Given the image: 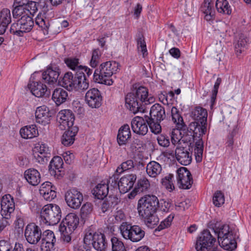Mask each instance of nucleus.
<instances>
[{
    "instance_id": "f257e3e1",
    "label": "nucleus",
    "mask_w": 251,
    "mask_h": 251,
    "mask_svg": "<svg viewBox=\"0 0 251 251\" xmlns=\"http://www.w3.org/2000/svg\"><path fill=\"white\" fill-rule=\"evenodd\" d=\"M190 117L194 122L190 123L187 130L193 134V139L195 142L194 154L197 162L202 160L203 152V142L202 136L204 135L207 128V110L200 106H197L190 113Z\"/></svg>"
},
{
    "instance_id": "f03ea898",
    "label": "nucleus",
    "mask_w": 251,
    "mask_h": 251,
    "mask_svg": "<svg viewBox=\"0 0 251 251\" xmlns=\"http://www.w3.org/2000/svg\"><path fill=\"white\" fill-rule=\"evenodd\" d=\"M159 202L154 195H147L141 197L138 201L137 210L139 215L149 224L155 225L158 221L154 215Z\"/></svg>"
},
{
    "instance_id": "7ed1b4c3",
    "label": "nucleus",
    "mask_w": 251,
    "mask_h": 251,
    "mask_svg": "<svg viewBox=\"0 0 251 251\" xmlns=\"http://www.w3.org/2000/svg\"><path fill=\"white\" fill-rule=\"evenodd\" d=\"M127 108L134 114L143 111L142 104L147 105L152 103L154 99L152 97H149L148 89L143 86L138 87L135 92L129 93L125 98Z\"/></svg>"
},
{
    "instance_id": "20e7f679",
    "label": "nucleus",
    "mask_w": 251,
    "mask_h": 251,
    "mask_svg": "<svg viewBox=\"0 0 251 251\" xmlns=\"http://www.w3.org/2000/svg\"><path fill=\"white\" fill-rule=\"evenodd\" d=\"M62 86L69 91L75 90L82 92L88 89L89 81L82 73L76 72L74 76L72 73L67 72L62 78Z\"/></svg>"
},
{
    "instance_id": "39448f33",
    "label": "nucleus",
    "mask_w": 251,
    "mask_h": 251,
    "mask_svg": "<svg viewBox=\"0 0 251 251\" xmlns=\"http://www.w3.org/2000/svg\"><path fill=\"white\" fill-rule=\"evenodd\" d=\"M119 67V63L116 61L102 63L93 74L94 81L108 86L111 85L113 83L111 76L116 73Z\"/></svg>"
},
{
    "instance_id": "423d86ee",
    "label": "nucleus",
    "mask_w": 251,
    "mask_h": 251,
    "mask_svg": "<svg viewBox=\"0 0 251 251\" xmlns=\"http://www.w3.org/2000/svg\"><path fill=\"white\" fill-rule=\"evenodd\" d=\"M43 223L48 225H55L58 223L61 218L59 206L56 204H49L45 205L41 212Z\"/></svg>"
},
{
    "instance_id": "0eeeda50",
    "label": "nucleus",
    "mask_w": 251,
    "mask_h": 251,
    "mask_svg": "<svg viewBox=\"0 0 251 251\" xmlns=\"http://www.w3.org/2000/svg\"><path fill=\"white\" fill-rule=\"evenodd\" d=\"M34 25L32 18L29 15H25L18 20L16 23H13L10 27V31L13 34L22 36L24 33L29 32Z\"/></svg>"
},
{
    "instance_id": "6e6552de",
    "label": "nucleus",
    "mask_w": 251,
    "mask_h": 251,
    "mask_svg": "<svg viewBox=\"0 0 251 251\" xmlns=\"http://www.w3.org/2000/svg\"><path fill=\"white\" fill-rule=\"evenodd\" d=\"M79 219L75 213L68 214L60 224L59 230L62 235H70L76 228Z\"/></svg>"
},
{
    "instance_id": "1a4fd4ad",
    "label": "nucleus",
    "mask_w": 251,
    "mask_h": 251,
    "mask_svg": "<svg viewBox=\"0 0 251 251\" xmlns=\"http://www.w3.org/2000/svg\"><path fill=\"white\" fill-rule=\"evenodd\" d=\"M65 200L70 207L77 209L80 207L83 201V196L77 189L72 188L65 193Z\"/></svg>"
},
{
    "instance_id": "9d476101",
    "label": "nucleus",
    "mask_w": 251,
    "mask_h": 251,
    "mask_svg": "<svg viewBox=\"0 0 251 251\" xmlns=\"http://www.w3.org/2000/svg\"><path fill=\"white\" fill-rule=\"evenodd\" d=\"M57 120L59 124V127L62 130L69 129L73 126L75 116L72 111L68 109L60 111L57 115Z\"/></svg>"
},
{
    "instance_id": "9b49d317",
    "label": "nucleus",
    "mask_w": 251,
    "mask_h": 251,
    "mask_svg": "<svg viewBox=\"0 0 251 251\" xmlns=\"http://www.w3.org/2000/svg\"><path fill=\"white\" fill-rule=\"evenodd\" d=\"M85 100L88 106L91 108L100 107L102 100L101 92L97 88H93L89 89L85 94Z\"/></svg>"
},
{
    "instance_id": "f8f14e48",
    "label": "nucleus",
    "mask_w": 251,
    "mask_h": 251,
    "mask_svg": "<svg viewBox=\"0 0 251 251\" xmlns=\"http://www.w3.org/2000/svg\"><path fill=\"white\" fill-rule=\"evenodd\" d=\"M210 226L209 228L217 235H236L238 232V229L234 225L223 224L217 222Z\"/></svg>"
},
{
    "instance_id": "ddd939ff",
    "label": "nucleus",
    "mask_w": 251,
    "mask_h": 251,
    "mask_svg": "<svg viewBox=\"0 0 251 251\" xmlns=\"http://www.w3.org/2000/svg\"><path fill=\"white\" fill-rule=\"evenodd\" d=\"M177 180L179 187L184 189H190L193 183L190 172L185 167H181L177 171Z\"/></svg>"
},
{
    "instance_id": "4468645a",
    "label": "nucleus",
    "mask_w": 251,
    "mask_h": 251,
    "mask_svg": "<svg viewBox=\"0 0 251 251\" xmlns=\"http://www.w3.org/2000/svg\"><path fill=\"white\" fill-rule=\"evenodd\" d=\"M216 241L214 236H199L196 242L195 249L197 251H209L214 248Z\"/></svg>"
},
{
    "instance_id": "2eb2a0df",
    "label": "nucleus",
    "mask_w": 251,
    "mask_h": 251,
    "mask_svg": "<svg viewBox=\"0 0 251 251\" xmlns=\"http://www.w3.org/2000/svg\"><path fill=\"white\" fill-rule=\"evenodd\" d=\"M1 215L5 219H8L10 215L15 209V202L13 198L9 194L3 196L1 200Z\"/></svg>"
},
{
    "instance_id": "dca6fc26",
    "label": "nucleus",
    "mask_w": 251,
    "mask_h": 251,
    "mask_svg": "<svg viewBox=\"0 0 251 251\" xmlns=\"http://www.w3.org/2000/svg\"><path fill=\"white\" fill-rule=\"evenodd\" d=\"M148 125L143 118L136 116L131 122V126L133 131L139 135H145L148 131Z\"/></svg>"
},
{
    "instance_id": "f3484780",
    "label": "nucleus",
    "mask_w": 251,
    "mask_h": 251,
    "mask_svg": "<svg viewBox=\"0 0 251 251\" xmlns=\"http://www.w3.org/2000/svg\"><path fill=\"white\" fill-rule=\"evenodd\" d=\"M63 161L61 157L58 156H54L51 160L49 166L50 174L54 177L59 179L63 175Z\"/></svg>"
},
{
    "instance_id": "a211bd4d",
    "label": "nucleus",
    "mask_w": 251,
    "mask_h": 251,
    "mask_svg": "<svg viewBox=\"0 0 251 251\" xmlns=\"http://www.w3.org/2000/svg\"><path fill=\"white\" fill-rule=\"evenodd\" d=\"M136 180V176L134 174H128L122 177L118 181V188L121 193L125 194L132 187Z\"/></svg>"
},
{
    "instance_id": "6ab92c4d",
    "label": "nucleus",
    "mask_w": 251,
    "mask_h": 251,
    "mask_svg": "<svg viewBox=\"0 0 251 251\" xmlns=\"http://www.w3.org/2000/svg\"><path fill=\"white\" fill-rule=\"evenodd\" d=\"M35 115L36 122L44 125L50 123L51 117L49 108L45 105L38 107Z\"/></svg>"
},
{
    "instance_id": "aec40b11",
    "label": "nucleus",
    "mask_w": 251,
    "mask_h": 251,
    "mask_svg": "<svg viewBox=\"0 0 251 251\" xmlns=\"http://www.w3.org/2000/svg\"><path fill=\"white\" fill-rule=\"evenodd\" d=\"M175 155L177 161L181 165L186 166L192 162L191 153L182 146H177L175 150Z\"/></svg>"
},
{
    "instance_id": "412c9836",
    "label": "nucleus",
    "mask_w": 251,
    "mask_h": 251,
    "mask_svg": "<svg viewBox=\"0 0 251 251\" xmlns=\"http://www.w3.org/2000/svg\"><path fill=\"white\" fill-rule=\"evenodd\" d=\"M150 115V117H146V119L161 122L166 118L165 108L159 103H155L151 107Z\"/></svg>"
},
{
    "instance_id": "4be33fe9",
    "label": "nucleus",
    "mask_w": 251,
    "mask_h": 251,
    "mask_svg": "<svg viewBox=\"0 0 251 251\" xmlns=\"http://www.w3.org/2000/svg\"><path fill=\"white\" fill-rule=\"evenodd\" d=\"M119 228L122 235H145V234L141 227L136 225L131 226L126 223H123Z\"/></svg>"
},
{
    "instance_id": "5701e85b",
    "label": "nucleus",
    "mask_w": 251,
    "mask_h": 251,
    "mask_svg": "<svg viewBox=\"0 0 251 251\" xmlns=\"http://www.w3.org/2000/svg\"><path fill=\"white\" fill-rule=\"evenodd\" d=\"M60 73L58 67H49L42 73V78L46 83L53 84L57 82Z\"/></svg>"
},
{
    "instance_id": "b1692460",
    "label": "nucleus",
    "mask_w": 251,
    "mask_h": 251,
    "mask_svg": "<svg viewBox=\"0 0 251 251\" xmlns=\"http://www.w3.org/2000/svg\"><path fill=\"white\" fill-rule=\"evenodd\" d=\"M39 192L44 199L48 201H51L56 196L54 187L49 181L45 182L41 185Z\"/></svg>"
},
{
    "instance_id": "393cba45",
    "label": "nucleus",
    "mask_w": 251,
    "mask_h": 251,
    "mask_svg": "<svg viewBox=\"0 0 251 251\" xmlns=\"http://www.w3.org/2000/svg\"><path fill=\"white\" fill-rule=\"evenodd\" d=\"M52 235L53 232L50 230L47 229L42 233L41 228L35 223L28 224L25 230L24 235Z\"/></svg>"
},
{
    "instance_id": "a878e982",
    "label": "nucleus",
    "mask_w": 251,
    "mask_h": 251,
    "mask_svg": "<svg viewBox=\"0 0 251 251\" xmlns=\"http://www.w3.org/2000/svg\"><path fill=\"white\" fill-rule=\"evenodd\" d=\"M78 131V128L75 126L67 129L62 135L61 139L62 144L65 146H69L72 145L75 140V136Z\"/></svg>"
},
{
    "instance_id": "bb28decb",
    "label": "nucleus",
    "mask_w": 251,
    "mask_h": 251,
    "mask_svg": "<svg viewBox=\"0 0 251 251\" xmlns=\"http://www.w3.org/2000/svg\"><path fill=\"white\" fill-rule=\"evenodd\" d=\"M218 241L225 250L233 251L237 248V242L233 236H218Z\"/></svg>"
},
{
    "instance_id": "cd10ccee",
    "label": "nucleus",
    "mask_w": 251,
    "mask_h": 251,
    "mask_svg": "<svg viewBox=\"0 0 251 251\" xmlns=\"http://www.w3.org/2000/svg\"><path fill=\"white\" fill-rule=\"evenodd\" d=\"M131 132L129 126L125 124L122 126L119 129L117 135V142L120 146L126 145L128 140L131 137Z\"/></svg>"
},
{
    "instance_id": "c85d7f7f",
    "label": "nucleus",
    "mask_w": 251,
    "mask_h": 251,
    "mask_svg": "<svg viewBox=\"0 0 251 251\" xmlns=\"http://www.w3.org/2000/svg\"><path fill=\"white\" fill-rule=\"evenodd\" d=\"M24 176L26 181L33 186L37 185L41 181L40 173L33 168L26 170L24 173Z\"/></svg>"
},
{
    "instance_id": "c756f323",
    "label": "nucleus",
    "mask_w": 251,
    "mask_h": 251,
    "mask_svg": "<svg viewBox=\"0 0 251 251\" xmlns=\"http://www.w3.org/2000/svg\"><path fill=\"white\" fill-rule=\"evenodd\" d=\"M28 87L32 94L38 98L44 96L47 92V86L41 82H32L28 84Z\"/></svg>"
},
{
    "instance_id": "7c9ffc66",
    "label": "nucleus",
    "mask_w": 251,
    "mask_h": 251,
    "mask_svg": "<svg viewBox=\"0 0 251 251\" xmlns=\"http://www.w3.org/2000/svg\"><path fill=\"white\" fill-rule=\"evenodd\" d=\"M69 99L68 94L67 91L62 88L55 89L52 94V100L56 105H59Z\"/></svg>"
},
{
    "instance_id": "2f4dec72",
    "label": "nucleus",
    "mask_w": 251,
    "mask_h": 251,
    "mask_svg": "<svg viewBox=\"0 0 251 251\" xmlns=\"http://www.w3.org/2000/svg\"><path fill=\"white\" fill-rule=\"evenodd\" d=\"M21 137L24 139H31L38 135L37 126L35 125L25 126L22 127L20 131Z\"/></svg>"
},
{
    "instance_id": "473e14b6",
    "label": "nucleus",
    "mask_w": 251,
    "mask_h": 251,
    "mask_svg": "<svg viewBox=\"0 0 251 251\" xmlns=\"http://www.w3.org/2000/svg\"><path fill=\"white\" fill-rule=\"evenodd\" d=\"M108 185L104 181L99 183L93 189V194L98 199H103L108 193Z\"/></svg>"
},
{
    "instance_id": "72a5a7b5",
    "label": "nucleus",
    "mask_w": 251,
    "mask_h": 251,
    "mask_svg": "<svg viewBox=\"0 0 251 251\" xmlns=\"http://www.w3.org/2000/svg\"><path fill=\"white\" fill-rule=\"evenodd\" d=\"M161 166L156 161H151L146 166L147 173L151 177H156L161 173Z\"/></svg>"
},
{
    "instance_id": "f704fd0d",
    "label": "nucleus",
    "mask_w": 251,
    "mask_h": 251,
    "mask_svg": "<svg viewBox=\"0 0 251 251\" xmlns=\"http://www.w3.org/2000/svg\"><path fill=\"white\" fill-rule=\"evenodd\" d=\"M92 245L94 248L98 251H105L107 243L105 236H92Z\"/></svg>"
},
{
    "instance_id": "c9c22d12",
    "label": "nucleus",
    "mask_w": 251,
    "mask_h": 251,
    "mask_svg": "<svg viewBox=\"0 0 251 251\" xmlns=\"http://www.w3.org/2000/svg\"><path fill=\"white\" fill-rule=\"evenodd\" d=\"M249 42V39L244 34H241L237 43L235 45V50L237 56L244 52L247 48V45Z\"/></svg>"
},
{
    "instance_id": "e433bc0d",
    "label": "nucleus",
    "mask_w": 251,
    "mask_h": 251,
    "mask_svg": "<svg viewBox=\"0 0 251 251\" xmlns=\"http://www.w3.org/2000/svg\"><path fill=\"white\" fill-rule=\"evenodd\" d=\"M215 6L219 13L227 15L231 13V8L227 0H217Z\"/></svg>"
},
{
    "instance_id": "4c0bfd02",
    "label": "nucleus",
    "mask_w": 251,
    "mask_h": 251,
    "mask_svg": "<svg viewBox=\"0 0 251 251\" xmlns=\"http://www.w3.org/2000/svg\"><path fill=\"white\" fill-rule=\"evenodd\" d=\"M35 24L41 28L45 35L48 34L50 25L48 19L44 18L43 16L38 15L35 19Z\"/></svg>"
},
{
    "instance_id": "58836bf2",
    "label": "nucleus",
    "mask_w": 251,
    "mask_h": 251,
    "mask_svg": "<svg viewBox=\"0 0 251 251\" xmlns=\"http://www.w3.org/2000/svg\"><path fill=\"white\" fill-rule=\"evenodd\" d=\"M55 236H52V239L46 236L42 239V244L41 245V251H50L54 247V241H55Z\"/></svg>"
},
{
    "instance_id": "ea45409f",
    "label": "nucleus",
    "mask_w": 251,
    "mask_h": 251,
    "mask_svg": "<svg viewBox=\"0 0 251 251\" xmlns=\"http://www.w3.org/2000/svg\"><path fill=\"white\" fill-rule=\"evenodd\" d=\"M134 167V163L132 160L129 159L123 162L116 170V172L121 174L127 170H130Z\"/></svg>"
},
{
    "instance_id": "a19ab883",
    "label": "nucleus",
    "mask_w": 251,
    "mask_h": 251,
    "mask_svg": "<svg viewBox=\"0 0 251 251\" xmlns=\"http://www.w3.org/2000/svg\"><path fill=\"white\" fill-rule=\"evenodd\" d=\"M112 251H126L124 243L116 236L111 239Z\"/></svg>"
},
{
    "instance_id": "79ce46f5",
    "label": "nucleus",
    "mask_w": 251,
    "mask_h": 251,
    "mask_svg": "<svg viewBox=\"0 0 251 251\" xmlns=\"http://www.w3.org/2000/svg\"><path fill=\"white\" fill-rule=\"evenodd\" d=\"M150 186L149 181L146 178H143L138 180L135 188L136 192L141 193L147 191Z\"/></svg>"
},
{
    "instance_id": "37998d69",
    "label": "nucleus",
    "mask_w": 251,
    "mask_h": 251,
    "mask_svg": "<svg viewBox=\"0 0 251 251\" xmlns=\"http://www.w3.org/2000/svg\"><path fill=\"white\" fill-rule=\"evenodd\" d=\"M11 22L10 11L7 8L3 9L0 12V23L8 25Z\"/></svg>"
},
{
    "instance_id": "c03bdc74",
    "label": "nucleus",
    "mask_w": 251,
    "mask_h": 251,
    "mask_svg": "<svg viewBox=\"0 0 251 251\" xmlns=\"http://www.w3.org/2000/svg\"><path fill=\"white\" fill-rule=\"evenodd\" d=\"M173 177L174 176L173 175L169 174L162 179L161 183L162 185L170 191H172L175 189L173 181Z\"/></svg>"
},
{
    "instance_id": "a18cd8bd",
    "label": "nucleus",
    "mask_w": 251,
    "mask_h": 251,
    "mask_svg": "<svg viewBox=\"0 0 251 251\" xmlns=\"http://www.w3.org/2000/svg\"><path fill=\"white\" fill-rule=\"evenodd\" d=\"M146 122L152 133L157 134L161 132V126L160 124L161 122H156V121L147 119H146Z\"/></svg>"
},
{
    "instance_id": "49530a36",
    "label": "nucleus",
    "mask_w": 251,
    "mask_h": 251,
    "mask_svg": "<svg viewBox=\"0 0 251 251\" xmlns=\"http://www.w3.org/2000/svg\"><path fill=\"white\" fill-rule=\"evenodd\" d=\"M65 63L71 69L78 72L82 66L78 65L77 58H68L65 61Z\"/></svg>"
},
{
    "instance_id": "de8ad7c7",
    "label": "nucleus",
    "mask_w": 251,
    "mask_h": 251,
    "mask_svg": "<svg viewBox=\"0 0 251 251\" xmlns=\"http://www.w3.org/2000/svg\"><path fill=\"white\" fill-rule=\"evenodd\" d=\"M93 205L91 202H86L82 205L80 209L82 217L85 218L89 215L93 211Z\"/></svg>"
},
{
    "instance_id": "09e8293b",
    "label": "nucleus",
    "mask_w": 251,
    "mask_h": 251,
    "mask_svg": "<svg viewBox=\"0 0 251 251\" xmlns=\"http://www.w3.org/2000/svg\"><path fill=\"white\" fill-rule=\"evenodd\" d=\"M33 155L35 161L40 164L47 163L50 157V154H42L38 152H34Z\"/></svg>"
},
{
    "instance_id": "8fccbe9b",
    "label": "nucleus",
    "mask_w": 251,
    "mask_h": 251,
    "mask_svg": "<svg viewBox=\"0 0 251 251\" xmlns=\"http://www.w3.org/2000/svg\"><path fill=\"white\" fill-rule=\"evenodd\" d=\"M172 120L176 124L183 123L182 117L179 113L178 110L176 107H173L171 109Z\"/></svg>"
},
{
    "instance_id": "3c124183",
    "label": "nucleus",
    "mask_w": 251,
    "mask_h": 251,
    "mask_svg": "<svg viewBox=\"0 0 251 251\" xmlns=\"http://www.w3.org/2000/svg\"><path fill=\"white\" fill-rule=\"evenodd\" d=\"M213 201L215 206L220 207L225 202V197L221 191L216 192L214 195Z\"/></svg>"
},
{
    "instance_id": "603ef678",
    "label": "nucleus",
    "mask_w": 251,
    "mask_h": 251,
    "mask_svg": "<svg viewBox=\"0 0 251 251\" xmlns=\"http://www.w3.org/2000/svg\"><path fill=\"white\" fill-rule=\"evenodd\" d=\"M13 16L14 18H18L22 16L28 15L25 10V8L24 6L16 5L12 10Z\"/></svg>"
},
{
    "instance_id": "864d4df0",
    "label": "nucleus",
    "mask_w": 251,
    "mask_h": 251,
    "mask_svg": "<svg viewBox=\"0 0 251 251\" xmlns=\"http://www.w3.org/2000/svg\"><path fill=\"white\" fill-rule=\"evenodd\" d=\"M157 141L159 145L164 148L169 147L170 144L169 137L163 134H159L157 136Z\"/></svg>"
},
{
    "instance_id": "5fc2aeb1",
    "label": "nucleus",
    "mask_w": 251,
    "mask_h": 251,
    "mask_svg": "<svg viewBox=\"0 0 251 251\" xmlns=\"http://www.w3.org/2000/svg\"><path fill=\"white\" fill-rule=\"evenodd\" d=\"M100 54V51L98 49H95L93 51L92 58L90 61V65L91 67L95 68L97 66Z\"/></svg>"
},
{
    "instance_id": "6e6d98bb",
    "label": "nucleus",
    "mask_w": 251,
    "mask_h": 251,
    "mask_svg": "<svg viewBox=\"0 0 251 251\" xmlns=\"http://www.w3.org/2000/svg\"><path fill=\"white\" fill-rule=\"evenodd\" d=\"M237 131L236 128H234L231 132L229 133L226 138V147L230 148L232 150L234 145V137L236 135Z\"/></svg>"
},
{
    "instance_id": "4d7b16f0",
    "label": "nucleus",
    "mask_w": 251,
    "mask_h": 251,
    "mask_svg": "<svg viewBox=\"0 0 251 251\" xmlns=\"http://www.w3.org/2000/svg\"><path fill=\"white\" fill-rule=\"evenodd\" d=\"M49 151L48 147L46 144L42 142L36 144L34 150V152H38L42 154H50Z\"/></svg>"
},
{
    "instance_id": "13d9d810",
    "label": "nucleus",
    "mask_w": 251,
    "mask_h": 251,
    "mask_svg": "<svg viewBox=\"0 0 251 251\" xmlns=\"http://www.w3.org/2000/svg\"><path fill=\"white\" fill-rule=\"evenodd\" d=\"M137 48L139 51L142 53L143 57H145L147 55V50L146 44L144 39L140 37L137 40Z\"/></svg>"
},
{
    "instance_id": "bf43d9fd",
    "label": "nucleus",
    "mask_w": 251,
    "mask_h": 251,
    "mask_svg": "<svg viewBox=\"0 0 251 251\" xmlns=\"http://www.w3.org/2000/svg\"><path fill=\"white\" fill-rule=\"evenodd\" d=\"M211 0H204L201 7V10L204 13L210 14L214 12L213 7L211 5Z\"/></svg>"
},
{
    "instance_id": "052dcab7",
    "label": "nucleus",
    "mask_w": 251,
    "mask_h": 251,
    "mask_svg": "<svg viewBox=\"0 0 251 251\" xmlns=\"http://www.w3.org/2000/svg\"><path fill=\"white\" fill-rule=\"evenodd\" d=\"M174 218V215H170L166 219H165L163 222L161 223L157 228L155 229V231H160L165 227L169 226L172 222Z\"/></svg>"
},
{
    "instance_id": "680f3d73",
    "label": "nucleus",
    "mask_w": 251,
    "mask_h": 251,
    "mask_svg": "<svg viewBox=\"0 0 251 251\" xmlns=\"http://www.w3.org/2000/svg\"><path fill=\"white\" fill-rule=\"evenodd\" d=\"M25 7L28 14H34L37 11V4L33 1L29 0Z\"/></svg>"
},
{
    "instance_id": "e2e57ef3",
    "label": "nucleus",
    "mask_w": 251,
    "mask_h": 251,
    "mask_svg": "<svg viewBox=\"0 0 251 251\" xmlns=\"http://www.w3.org/2000/svg\"><path fill=\"white\" fill-rule=\"evenodd\" d=\"M221 82V79L220 78H218L216 80V82L215 83L214 86V89L212 91V95L211 97V102L212 104L211 106H212L214 102L215 101V100L216 98V96L218 93V90L219 87V85Z\"/></svg>"
},
{
    "instance_id": "0e129e2a",
    "label": "nucleus",
    "mask_w": 251,
    "mask_h": 251,
    "mask_svg": "<svg viewBox=\"0 0 251 251\" xmlns=\"http://www.w3.org/2000/svg\"><path fill=\"white\" fill-rule=\"evenodd\" d=\"M12 248L9 240L0 241V251H11Z\"/></svg>"
},
{
    "instance_id": "69168bd1",
    "label": "nucleus",
    "mask_w": 251,
    "mask_h": 251,
    "mask_svg": "<svg viewBox=\"0 0 251 251\" xmlns=\"http://www.w3.org/2000/svg\"><path fill=\"white\" fill-rule=\"evenodd\" d=\"M171 204L169 201H164L163 200L160 201L159 207L160 210L164 212H168L169 211L171 208Z\"/></svg>"
},
{
    "instance_id": "338daca9",
    "label": "nucleus",
    "mask_w": 251,
    "mask_h": 251,
    "mask_svg": "<svg viewBox=\"0 0 251 251\" xmlns=\"http://www.w3.org/2000/svg\"><path fill=\"white\" fill-rule=\"evenodd\" d=\"M180 132L179 130H176L172 132L171 136V142L172 143L175 145L180 142Z\"/></svg>"
},
{
    "instance_id": "774afa93",
    "label": "nucleus",
    "mask_w": 251,
    "mask_h": 251,
    "mask_svg": "<svg viewBox=\"0 0 251 251\" xmlns=\"http://www.w3.org/2000/svg\"><path fill=\"white\" fill-rule=\"evenodd\" d=\"M23 226L24 224L21 220L18 221V224L16 225L15 227V234L17 235H20L23 233Z\"/></svg>"
}]
</instances>
